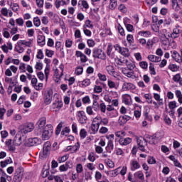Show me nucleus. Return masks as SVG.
I'll return each mask as SVG.
<instances>
[{
    "mask_svg": "<svg viewBox=\"0 0 182 182\" xmlns=\"http://www.w3.org/2000/svg\"><path fill=\"white\" fill-rule=\"evenodd\" d=\"M125 65L127 68H122L121 71L129 79H137V76L134 74V70L136 68V64L132 60H125Z\"/></svg>",
    "mask_w": 182,
    "mask_h": 182,
    "instance_id": "f257e3e1",
    "label": "nucleus"
},
{
    "mask_svg": "<svg viewBox=\"0 0 182 182\" xmlns=\"http://www.w3.org/2000/svg\"><path fill=\"white\" fill-rule=\"evenodd\" d=\"M53 134V127L52 124H48L43 129L42 139L43 140H49L50 137H52Z\"/></svg>",
    "mask_w": 182,
    "mask_h": 182,
    "instance_id": "f03ea898",
    "label": "nucleus"
},
{
    "mask_svg": "<svg viewBox=\"0 0 182 182\" xmlns=\"http://www.w3.org/2000/svg\"><path fill=\"white\" fill-rule=\"evenodd\" d=\"M159 36L162 45L167 46L169 42L168 38H170V33L167 32V30L164 29L162 32L159 33Z\"/></svg>",
    "mask_w": 182,
    "mask_h": 182,
    "instance_id": "7ed1b4c3",
    "label": "nucleus"
},
{
    "mask_svg": "<svg viewBox=\"0 0 182 182\" xmlns=\"http://www.w3.org/2000/svg\"><path fill=\"white\" fill-rule=\"evenodd\" d=\"M46 117H41L36 124L38 136H41V134H42V132H43L45 127H46Z\"/></svg>",
    "mask_w": 182,
    "mask_h": 182,
    "instance_id": "20e7f679",
    "label": "nucleus"
},
{
    "mask_svg": "<svg viewBox=\"0 0 182 182\" xmlns=\"http://www.w3.org/2000/svg\"><path fill=\"white\" fill-rule=\"evenodd\" d=\"M43 99L46 105H50L53 99V90L50 88L47 89L44 92Z\"/></svg>",
    "mask_w": 182,
    "mask_h": 182,
    "instance_id": "39448f33",
    "label": "nucleus"
},
{
    "mask_svg": "<svg viewBox=\"0 0 182 182\" xmlns=\"http://www.w3.org/2000/svg\"><path fill=\"white\" fill-rule=\"evenodd\" d=\"M22 178H23V168H18L16 170L13 182H21Z\"/></svg>",
    "mask_w": 182,
    "mask_h": 182,
    "instance_id": "423d86ee",
    "label": "nucleus"
},
{
    "mask_svg": "<svg viewBox=\"0 0 182 182\" xmlns=\"http://www.w3.org/2000/svg\"><path fill=\"white\" fill-rule=\"evenodd\" d=\"M93 58L97 59H102L105 60L106 59V53L102 49L95 48L92 53Z\"/></svg>",
    "mask_w": 182,
    "mask_h": 182,
    "instance_id": "0eeeda50",
    "label": "nucleus"
},
{
    "mask_svg": "<svg viewBox=\"0 0 182 182\" xmlns=\"http://www.w3.org/2000/svg\"><path fill=\"white\" fill-rule=\"evenodd\" d=\"M77 119L80 124H85L87 122V117H86V113L84 111L77 112Z\"/></svg>",
    "mask_w": 182,
    "mask_h": 182,
    "instance_id": "6e6552de",
    "label": "nucleus"
},
{
    "mask_svg": "<svg viewBox=\"0 0 182 182\" xmlns=\"http://www.w3.org/2000/svg\"><path fill=\"white\" fill-rule=\"evenodd\" d=\"M136 143L139 146V150H141V151H144V146L147 144L146 139L142 136L136 137Z\"/></svg>",
    "mask_w": 182,
    "mask_h": 182,
    "instance_id": "1a4fd4ad",
    "label": "nucleus"
},
{
    "mask_svg": "<svg viewBox=\"0 0 182 182\" xmlns=\"http://www.w3.org/2000/svg\"><path fill=\"white\" fill-rule=\"evenodd\" d=\"M62 107H63V102L60 100H55L51 105V108L53 109L55 112H59Z\"/></svg>",
    "mask_w": 182,
    "mask_h": 182,
    "instance_id": "9d476101",
    "label": "nucleus"
},
{
    "mask_svg": "<svg viewBox=\"0 0 182 182\" xmlns=\"http://www.w3.org/2000/svg\"><path fill=\"white\" fill-rule=\"evenodd\" d=\"M34 127H33V124L32 123H28V124H26L25 125L23 126V128L21 129L20 133H24L25 134H26V133H31V132H32V130H33Z\"/></svg>",
    "mask_w": 182,
    "mask_h": 182,
    "instance_id": "9b49d317",
    "label": "nucleus"
},
{
    "mask_svg": "<svg viewBox=\"0 0 182 182\" xmlns=\"http://www.w3.org/2000/svg\"><path fill=\"white\" fill-rule=\"evenodd\" d=\"M21 132H18L15 136L13 143L14 146H21L22 144V139H23V136L21 135Z\"/></svg>",
    "mask_w": 182,
    "mask_h": 182,
    "instance_id": "f8f14e48",
    "label": "nucleus"
},
{
    "mask_svg": "<svg viewBox=\"0 0 182 182\" xmlns=\"http://www.w3.org/2000/svg\"><path fill=\"white\" fill-rule=\"evenodd\" d=\"M171 58L176 62L177 63H182V60H181V55L178 52L173 50L171 51Z\"/></svg>",
    "mask_w": 182,
    "mask_h": 182,
    "instance_id": "ddd939ff",
    "label": "nucleus"
},
{
    "mask_svg": "<svg viewBox=\"0 0 182 182\" xmlns=\"http://www.w3.org/2000/svg\"><path fill=\"white\" fill-rule=\"evenodd\" d=\"M122 89L124 91L133 90L136 89V86L133 83L124 82Z\"/></svg>",
    "mask_w": 182,
    "mask_h": 182,
    "instance_id": "4468645a",
    "label": "nucleus"
},
{
    "mask_svg": "<svg viewBox=\"0 0 182 182\" xmlns=\"http://www.w3.org/2000/svg\"><path fill=\"white\" fill-rule=\"evenodd\" d=\"M99 127H100V123H92L89 129V132L90 133V134H96V133H97V132L99 131Z\"/></svg>",
    "mask_w": 182,
    "mask_h": 182,
    "instance_id": "2eb2a0df",
    "label": "nucleus"
},
{
    "mask_svg": "<svg viewBox=\"0 0 182 182\" xmlns=\"http://www.w3.org/2000/svg\"><path fill=\"white\" fill-rule=\"evenodd\" d=\"M130 119H132V117L129 115L121 116L118 119V123L119 126H123L124 124H126V123H127Z\"/></svg>",
    "mask_w": 182,
    "mask_h": 182,
    "instance_id": "dca6fc26",
    "label": "nucleus"
},
{
    "mask_svg": "<svg viewBox=\"0 0 182 182\" xmlns=\"http://www.w3.org/2000/svg\"><path fill=\"white\" fill-rule=\"evenodd\" d=\"M63 76V73L60 72L59 73V69L56 68L54 71V77H53V80L56 82V83H59L60 82L61 77Z\"/></svg>",
    "mask_w": 182,
    "mask_h": 182,
    "instance_id": "f3484780",
    "label": "nucleus"
},
{
    "mask_svg": "<svg viewBox=\"0 0 182 182\" xmlns=\"http://www.w3.org/2000/svg\"><path fill=\"white\" fill-rule=\"evenodd\" d=\"M11 182L12 181V176L6 174L5 172H2L0 176V182Z\"/></svg>",
    "mask_w": 182,
    "mask_h": 182,
    "instance_id": "a211bd4d",
    "label": "nucleus"
},
{
    "mask_svg": "<svg viewBox=\"0 0 182 182\" xmlns=\"http://www.w3.org/2000/svg\"><path fill=\"white\" fill-rule=\"evenodd\" d=\"M19 44L21 46H24L26 48H32V46H33V39H30L28 41H26L25 40H19L18 41Z\"/></svg>",
    "mask_w": 182,
    "mask_h": 182,
    "instance_id": "6ab92c4d",
    "label": "nucleus"
},
{
    "mask_svg": "<svg viewBox=\"0 0 182 182\" xmlns=\"http://www.w3.org/2000/svg\"><path fill=\"white\" fill-rule=\"evenodd\" d=\"M28 143L30 146H38V144H41L42 143V140L39 138H30L28 139Z\"/></svg>",
    "mask_w": 182,
    "mask_h": 182,
    "instance_id": "aec40b11",
    "label": "nucleus"
},
{
    "mask_svg": "<svg viewBox=\"0 0 182 182\" xmlns=\"http://www.w3.org/2000/svg\"><path fill=\"white\" fill-rule=\"evenodd\" d=\"M108 75L110 76H116V70H114V67L112 65H108L105 68Z\"/></svg>",
    "mask_w": 182,
    "mask_h": 182,
    "instance_id": "412c9836",
    "label": "nucleus"
},
{
    "mask_svg": "<svg viewBox=\"0 0 182 182\" xmlns=\"http://www.w3.org/2000/svg\"><path fill=\"white\" fill-rule=\"evenodd\" d=\"M75 56H77V58H80V60L82 63H86V62H87V57H86V55L83 54L82 51H76Z\"/></svg>",
    "mask_w": 182,
    "mask_h": 182,
    "instance_id": "4be33fe9",
    "label": "nucleus"
},
{
    "mask_svg": "<svg viewBox=\"0 0 182 182\" xmlns=\"http://www.w3.org/2000/svg\"><path fill=\"white\" fill-rule=\"evenodd\" d=\"M51 146H52V144L49 141H46L44 144L43 148V154H45V155L49 154V151H50Z\"/></svg>",
    "mask_w": 182,
    "mask_h": 182,
    "instance_id": "5701e85b",
    "label": "nucleus"
},
{
    "mask_svg": "<svg viewBox=\"0 0 182 182\" xmlns=\"http://www.w3.org/2000/svg\"><path fill=\"white\" fill-rule=\"evenodd\" d=\"M119 53L122 55V56H125V58H129L130 56V52L128 48H119Z\"/></svg>",
    "mask_w": 182,
    "mask_h": 182,
    "instance_id": "b1692460",
    "label": "nucleus"
},
{
    "mask_svg": "<svg viewBox=\"0 0 182 182\" xmlns=\"http://www.w3.org/2000/svg\"><path fill=\"white\" fill-rule=\"evenodd\" d=\"M131 141H132V138H129V137L121 138L119 140V144H121V146H127V144H130Z\"/></svg>",
    "mask_w": 182,
    "mask_h": 182,
    "instance_id": "393cba45",
    "label": "nucleus"
},
{
    "mask_svg": "<svg viewBox=\"0 0 182 182\" xmlns=\"http://www.w3.org/2000/svg\"><path fill=\"white\" fill-rule=\"evenodd\" d=\"M169 159L173 162V164L176 167H178V168H182L181 164L176 159V156L171 155L169 156Z\"/></svg>",
    "mask_w": 182,
    "mask_h": 182,
    "instance_id": "a878e982",
    "label": "nucleus"
},
{
    "mask_svg": "<svg viewBox=\"0 0 182 182\" xmlns=\"http://www.w3.org/2000/svg\"><path fill=\"white\" fill-rule=\"evenodd\" d=\"M178 36H180V29H178V28H173V32L170 33V38L176 39V38H178Z\"/></svg>",
    "mask_w": 182,
    "mask_h": 182,
    "instance_id": "bb28decb",
    "label": "nucleus"
},
{
    "mask_svg": "<svg viewBox=\"0 0 182 182\" xmlns=\"http://www.w3.org/2000/svg\"><path fill=\"white\" fill-rule=\"evenodd\" d=\"M148 59L150 62H154V63H157L161 60V58L151 54L148 55Z\"/></svg>",
    "mask_w": 182,
    "mask_h": 182,
    "instance_id": "cd10ccee",
    "label": "nucleus"
},
{
    "mask_svg": "<svg viewBox=\"0 0 182 182\" xmlns=\"http://www.w3.org/2000/svg\"><path fill=\"white\" fill-rule=\"evenodd\" d=\"M137 35L143 38H149V36H151V32L149 31H141L138 32Z\"/></svg>",
    "mask_w": 182,
    "mask_h": 182,
    "instance_id": "c85d7f7f",
    "label": "nucleus"
},
{
    "mask_svg": "<svg viewBox=\"0 0 182 182\" xmlns=\"http://www.w3.org/2000/svg\"><path fill=\"white\" fill-rule=\"evenodd\" d=\"M137 168H140V164H139L136 160L131 161L132 171H135Z\"/></svg>",
    "mask_w": 182,
    "mask_h": 182,
    "instance_id": "c756f323",
    "label": "nucleus"
},
{
    "mask_svg": "<svg viewBox=\"0 0 182 182\" xmlns=\"http://www.w3.org/2000/svg\"><path fill=\"white\" fill-rule=\"evenodd\" d=\"M114 62H115L117 68H120L121 66H124V65L126 63V60H122L119 58H115Z\"/></svg>",
    "mask_w": 182,
    "mask_h": 182,
    "instance_id": "7c9ffc66",
    "label": "nucleus"
},
{
    "mask_svg": "<svg viewBox=\"0 0 182 182\" xmlns=\"http://www.w3.org/2000/svg\"><path fill=\"white\" fill-rule=\"evenodd\" d=\"M90 79L86 78L84 80L80 82V86L81 87H87V86L90 85Z\"/></svg>",
    "mask_w": 182,
    "mask_h": 182,
    "instance_id": "2f4dec72",
    "label": "nucleus"
},
{
    "mask_svg": "<svg viewBox=\"0 0 182 182\" xmlns=\"http://www.w3.org/2000/svg\"><path fill=\"white\" fill-rule=\"evenodd\" d=\"M50 180H54L55 182H63V176L62 175H55L50 177Z\"/></svg>",
    "mask_w": 182,
    "mask_h": 182,
    "instance_id": "473e14b6",
    "label": "nucleus"
},
{
    "mask_svg": "<svg viewBox=\"0 0 182 182\" xmlns=\"http://www.w3.org/2000/svg\"><path fill=\"white\" fill-rule=\"evenodd\" d=\"M175 95L176 96L177 99H178V103H180V105H182V92L180 90H176L175 91Z\"/></svg>",
    "mask_w": 182,
    "mask_h": 182,
    "instance_id": "72a5a7b5",
    "label": "nucleus"
},
{
    "mask_svg": "<svg viewBox=\"0 0 182 182\" xmlns=\"http://www.w3.org/2000/svg\"><path fill=\"white\" fill-rule=\"evenodd\" d=\"M63 5H66V1L63 0H55V6L57 9H59V8L63 6Z\"/></svg>",
    "mask_w": 182,
    "mask_h": 182,
    "instance_id": "f704fd0d",
    "label": "nucleus"
},
{
    "mask_svg": "<svg viewBox=\"0 0 182 182\" xmlns=\"http://www.w3.org/2000/svg\"><path fill=\"white\" fill-rule=\"evenodd\" d=\"M38 43L40 46H44V45L46 43L45 41V36H38Z\"/></svg>",
    "mask_w": 182,
    "mask_h": 182,
    "instance_id": "c9c22d12",
    "label": "nucleus"
},
{
    "mask_svg": "<svg viewBox=\"0 0 182 182\" xmlns=\"http://www.w3.org/2000/svg\"><path fill=\"white\" fill-rule=\"evenodd\" d=\"M130 99H131L130 95L127 94L122 95V102L125 105H130Z\"/></svg>",
    "mask_w": 182,
    "mask_h": 182,
    "instance_id": "e433bc0d",
    "label": "nucleus"
},
{
    "mask_svg": "<svg viewBox=\"0 0 182 182\" xmlns=\"http://www.w3.org/2000/svg\"><path fill=\"white\" fill-rule=\"evenodd\" d=\"M134 176L136 178H139V180H141V181H143V180H144V174H143V172L141 171H136L134 174Z\"/></svg>",
    "mask_w": 182,
    "mask_h": 182,
    "instance_id": "4c0bfd02",
    "label": "nucleus"
},
{
    "mask_svg": "<svg viewBox=\"0 0 182 182\" xmlns=\"http://www.w3.org/2000/svg\"><path fill=\"white\" fill-rule=\"evenodd\" d=\"M12 163V159L11 158H9L6 159L5 161H2L0 162V166L4 168V167H6L8 164H11Z\"/></svg>",
    "mask_w": 182,
    "mask_h": 182,
    "instance_id": "58836bf2",
    "label": "nucleus"
},
{
    "mask_svg": "<svg viewBox=\"0 0 182 182\" xmlns=\"http://www.w3.org/2000/svg\"><path fill=\"white\" fill-rule=\"evenodd\" d=\"M87 28H89V29H93V24L90 20H87L82 26V28L87 29Z\"/></svg>",
    "mask_w": 182,
    "mask_h": 182,
    "instance_id": "ea45409f",
    "label": "nucleus"
},
{
    "mask_svg": "<svg viewBox=\"0 0 182 182\" xmlns=\"http://www.w3.org/2000/svg\"><path fill=\"white\" fill-rule=\"evenodd\" d=\"M86 112L89 116H96V112L93 111L92 106H88L86 107Z\"/></svg>",
    "mask_w": 182,
    "mask_h": 182,
    "instance_id": "a19ab883",
    "label": "nucleus"
},
{
    "mask_svg": "<svg viewBox=\"0 0 182 182\" xmlns=\"http://www.w3.org/2000/svg\"><path fill=\"white\" fill-rule=\"evenodd\" d=\"M113 149H114L113 141L109 140L107 143V146H106V151L108 153H111Z\"/></svg>",
    "mask_w": 182,
    "mask_h": 182,
    "instance_id": "79ce46f5",
    "label": "nucleus"
},
{
    "mask_svg": "<svg viewBox=\"0 0 182 182\" xmlns=\"http://www.w3.org/2000/svg\"><path fill=\"white\" fill-rule=\"evenodd\" d=\"M15 49L18 53H23V50H25L23 47H22V44H20L19 41L17 42V45L16 46Z\"/></svg>",
    "mask_w": 182,
    "mask_h": 182,
    "instance_id": "37998d69",
    "label": "nucleus"
},
{
    "mask_svg": "<svg viewBox=\"0 0 182 182\" xmlns=\"http://www.w3.org/2000/svg\"><path fill=\"white\" fill-rule=\"evenodd\" d=\"M117 6V0H109V9H114Z\"/></svg>",
    "mask_w": 182,
    "mask_h": 182,
    "instance_id": "c03bdc74",
    "label": "nucleus"
},
{
    "mask_svg": "<svg viewBox=\"0 0 182 182\" xmlns=\"http://www.w3.org/2000/svg\"><path fill=\"white\" fill-rule=\"evenodd\" d=\"M172 8L175 11H180V4L177 2V0H172Z\"/></svg>",
    "mask_w": 182,
    "mask_h": 182,
    "instance_id": "a18cd8bd",
    "label": "nucleus"
},
{
    "mask_svg": "<svg viewBox=\"0 0 182 182\" xmlns=\"http://www.w3.org/2000/svg\"><path fill=\"white\" fill-rule=\"evenodd\" d=\"M154 98L155 99V100H157V102H159V106H162L163 99L160 97V95L158 93H154Z\"/></svg>",
    "mask_w": 182,
    "mask_h": 182,
    "instance_id": "49530a36",
    "label": "nucleus"
},
{
    "mask_svg": "<svg viewBox=\"0 0 182 182\" xmlns=\"http://www.w3.org/2000/svg\"><path fill=\"white\" fill-rule=\"evenodd\" d=\"M71 149V153H76L77 150H79L80 147V144H79V142H77L74 146H70Z\"/></svg>",
    "mask_w": 182,
    "mask_h": 182,
    "instance_id": "de8ad7c7",
    "label": "nucleus"
},
{
    "mask_svg": "<svg viewBox=\"0 0 182 182\" xmlns=\"http://www.w3.org/2000/svg\"><path fill=\"white\" fill-rule=\"evenodd\" d=\"M100 107V105H99V102H97V100H94L92 103V108L94 112H97L99 110V107Z\"/></svg>",
    "mask_w": 182,
    "mask_h": 182,
    "instance_id": "09e8293b",
    "label": "nucleus"
},
{
    "mask_svg": "<svg viewBox=\"0 0 182 182\" xmlns=\"http://www.w3.org/2000/svg\"><path fill=\"white\" fill-rule=\"evenodd\" d=\"M105 163L108 167H109V168H113L114 167V163L110 159H105Z\"/></svg>",
    "mask_w": 182,
    "mask_h": 182,
    "instance_id": "8fccbe9b",
    "label": "nucleus"
},
{
    "mask_svg": "<svg viewBox=\"0 0 182 182\" xmlns=\"http://www.w3.org/2000/svg\"><path fill=\"white\" fill-rule=\"evenodd\" d=\"M107 85L109 89H117V87H116V82L112 80H108Z\"/></svg>",
    "mask_w": 182,
    "mask_h": 182,
    "instance_id": "3c124183",
    "label": "nucleus"
},
{
    "mask_svg": "<svg viewBox=\"0 0 182 182\" xmlns=\"http://www.w3.org/2000/svg\"><path fill=\"white\" fill-rule=\"evenodd\" d=\"M19 70L21 73H25L26 72V64L21 63L19 65Z\"/></svg>",
    "mask_w": 182,
    "mask_h": 182,
    "instance_id": "603ef678",
    "label": "nucleus"
},
{
    "mask_svg": "<svg viewBox=\"0 0 182 182\" xmlns=\"http://www.w3.org/2000/svg\"><path fill=\"white\" fill-rule=\"evenodd\" d=\"M75 75H77V76H80V75H82V73H83V67L82 66L77 67L75 70Z\"/></svg>",
    "mask_w": 182,
    "mask_h": 182,
    "instance_id": "864d4df0",
    "label": "nucleus"
},
{
    "mask_svg": "<svg viewBox=\"0 0 182 182\" xmlns=\"http://www.w3.org/2000/svg\"><path fill=\"white\" fill-rule=\"evenodd\" d=\"M68 159H69V155H68V154L63 155V156H60L58 159V163H65V161H66V160H68Z\"/></svg>",
    "mask_w": 182,
    "mask_h": 182,
    "instance_id": "5fc2aeb1",
    "label": "nucleus"
},
{
    "mask_svg": "<svg viewBox=\"0 0 182 182\" xmlns=\"http://www.w3.org/2000/svg\"><path fill=\"white\" fill-rule=\"evenodd\" d=\"M33 22L36 28H39V26H41V19L39 18V17H34Z\"/></svg>",
    "mask_w": 182,
    "mask_h": 182,
    "instance_id": "6e6d98bb",
    "label": "nucleus"
},
{
    "mask_svg": "<svg viewBox=\"0 0 182 182\" xmlns=\"http://www.w3.org/2000/svg\"><path fill=\"white\" fill-rule=\"evenodd\" d=\"M144 98L146 99L147 103H149V105H151V103H153V97H151V95H150L149 94H145Z\"/></svg>",
    "mask_w": 182,
    "mask_h": 182,
    "instance_id": "4d7b16f0",
    "label": "nucleus"
},
{
    "mask_svg": "<svg viewBox=\"0 0 182 182\" xmlns=\"http://www.w3.org/2000/svg\"><path fill=\"white\" fill-rule=\"evenodd\" d=\"M82 5L85 8V9H89V4H87V1L85 0H80L78 2V5Z\"/></svg>",
    "mask_w": 182,
    "mask_h": 182,
    "instance_id": "13d9d810",
    "label": "nucleus"
},
{
    "mask_svg": "<svg viewBox=\"0 0 182 182\" xmlns=\"http://www.w3.org/2000/svg\"><path fill=\"white\" fill-rule=\"evenodd\" d=\"M168 69L171 70V72H177L178 70V67L176 64H170L168 65Z\"/></svg>",
    "mask_w": 182,
    "mask_h": 182,
    "instance_id": "bf43d9fd",
    "label": "nucleus"
},
{
    "mask_svg": "<svg viewBox=\"0 0 182 182\" xmlns=\"http://www.w3.org/2000/svg\"><path fill=\"white\" fill-rule=\"evenodd\" d=\"M113 50V45L109 44L107 48V55L112 57V51Z\"/></svg>",
    "mask_w": 182,
    "mask_h": 182,
    "instance_id": "052dcab7",
    "label": "nucleus"
},
{
    "mask_svg": "<svg viewBox=\"0 0 182 182\" xmlns=\"http://www.w3.org/2000/svg\"><path fill=\"white\" fill-rule=\"evenodd\" d=\"M127 41L128 43L132 45V43H133V42H134V38L133 37V35L128 34L127 36Z\"/></svg>",
    "mask_w": 182,
    "mask_h": 182,
    "instance_id": "680f3d73",
    "label": "nucleus"
},
{
    "mask_svg": "<svg viewBox=\"0 0 182 182\" xmlns=\"http://www.w3.org/2000/svg\"><path fill=\"white\" fill-rule=\"evenodd\" d=\"M11 9L14 11V12H18V11H19V4L14 3L11 4Z\"/></svg>",
    "mask_w": 182,
    "mask_h": 182,
    "instance_id": "e2e57ef3",
    "label": "nucleus"
},
{
    "mask_svg": "<svg viewBox=\"0 0 182 182\" xmlns=\"http://www.w3.org/2000/svg\"><path fill=\"white\" fill-rule=\"evenodd\" d=\"M139 66L141 69H147L149 68V64L146 61L139 62Z\"/></svg>",
    "mask_w": 182,
    "mask_h": 182,
    "instance_id": "0e129e2a",
    "label": "nucleus"
},
{
    "mask_svg": "<svg viewBox=\"0 0 182 182\" xmlns=\"http://www.w3.org/2000/svg\"><path fill=\"white\" fill-rule=\"evenodd\" d=\"M115 136L117 137H119L120 139H123L122 136H126V132L124 131H118L115 132Z\"/></svg>",
    "mask_w": 182,
    "mask_h": 182,
    "instance_id": "69168bd1",
    "label": "nucleus"
},
{
    "mask_svg": "<svg viewBox=\"0 0 182 182\" xmlns=\"http://www.w3.org/2000/svg\"><path fill=\"white\" fill-rule=\"evenodd\" d=\"M76 171L79 174L83 171V166L81 164H78L76 165Z\"/></svg>",
    "mask_w": 182,
    "mask_h": 182,
    "instance_id": "338daca9",
    "label": "nucleus"
},
{
    "mask_svg": "<svg viewBox=\"0 0 182 182\" xmlns=\"http://www.w3.org/2000/svg\"><path fill=\"white\" fill-rule=\"evenodd\" d=\"M100 112L102 113H106V105L105 104V102H102L100 105Z\"/></svg>",
    "mask_w": 182,
    "mask_h": 182,
    "instance_id": "774afa93",
    "label": "nucleus"
}]
</instances>
